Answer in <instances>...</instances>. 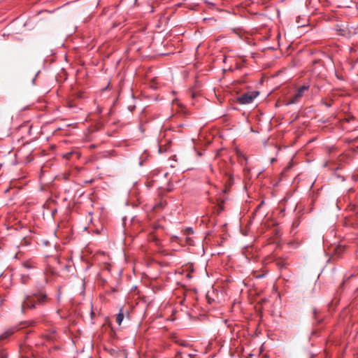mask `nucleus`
Returning a JSON list of instances; mask_svg holds the SVG:
<instances>
[{
    "label": "nucleus",
    "instance_id": "nucleus-1",
    "mask_svg": "<svg viewBox=\"0 0 358 358\" xmlns=\"http://www.w3.org/2000/svg\"><path fill=\"white\" fill-rule=\"evenodd\" d=\"M47 301V295L43 292H35L25 295L22 303V312L27 309H35Z\"/></svg>",
    "mask_w": 358,
    "mask_h": 358
},
{
    "label": "nucleus",
    "instance_id": "nucleus-2",
    "mask_svg": "<svg viewBox=\"0 0 358 358\" xmlns=\"http://www.w3.org/2000/svg\"><path fill=\"white\" fill-rule=\"evenodd\" d=\"M259 95V92L253 91L252 92L245 93L237 97V101L242 105L251 103Z\"/></svg>",
    "mask_w": 358,
    "mask_h": 358
},
{
    "label": "nucleus",
    "instance_id": "nucleus-3",
    "mask_svg": "<svg viewBox=\"0 0 358 358\" xmlns=\"http://www.w3.org/2000/svg\"><path fill=\"white\" fill-rule=\"evenodd\" d=\"M309 85H303L301 87H299L297 92L290 99L287 100V105L294 104L298 102L300 98H301L306 92L309 90Z\"/></svg>",
    "mask_w": 358,
    "mask_h": 358
},
{
    "label": "nucleus",
    "instance_id": "nucleus-4",
    "mask_svg": "<svg viewBox=\"0 0 358 358\" xmlns=\"http://www.w3.org/2000/svg\"><path fill=\"white\" fill-rule=\"evenodd\" d=\"M345 252V247L343 245H337L334 248L331 253V259L335 260L339 259Z\"/></svg>",
    "mask_w": 358,
    "mask_h": 358
},
{
    "label": "nucleus",
    "instance_id": "nucleus-5",
    "mask_svg": "<svg viewBox=\"0 0 358 358\" xmlns=\"http://www.w3.org/2000/svg\"><path fill=\"white\" fill-rule=\"evenodd\" d=\"M12 334H13V331L11 330H8V331L3 332L0 336V341L4 340V339L8 338ZM7 357H8L7 354L3 351V349L0 345V358H7Z\"/></svg>",
    "mask_w": 358,
    "mask_h": 358
},
{
    "label": "nucleus",
    "instance_id": "nucleus-6",
    "mask_svg": "<svg viewBox=\"0 0 358 358\" xmlns=\"http://www.w3.org/2000/svg\"><path fill=\"white\" fill-rule=\"evenodd\" d=\"M317 64H319V65H320V67H321V69H321V71H319V73H318V75H317V76H318L320 78H323L326 77V71H327L326 69H325L324 66H322V65H321V64H320V62H317L315 59V74L316 73V69H317L316 65H317Z\"/></svg>",
    "mask_w": 358,
    "mask_h": 358
},
{
    "label": "nucleus",
    "instance_id": "nucleus-7",
    "mask_svg": "<svg viewBox=\"0 0 358 358\" xmlns=\"http://www.w3.org/2000/svg\"><path fill=\"white\" fill-rule=\"evenodd\" d=\"M124 320V314L120 311L116 317V322L120 325Z\"/></svg>",
    "mask_w": 358,
    "mask_h": 358
},
{
    "label": "nucleus",
    "instance_id": "nucleus-8",
    "mask_svg": "<svg viewBox=\"0 0 358 358\" xmlns=\"http://www.w3.org/2000/svg\"><path fill=\"white\" fill-rule=\"evenodd\" d=\"M264 201H262L261 203L257 206L256 209L255 210V211L252 214V218H254L256 216L257 212L262 208V206L264 205Z\"/></svg>",
    "mask_w": 358,
    "mask_h": 358
},
{
    "label": "nucleus",
    "instance_id": "nucleus-9",
    "mask_svg": "<svg viewBox=\"0 0 358 358\" xmlns=\"http://www.w3.org/2000/svg\"><path fill=\"white\" fill-rule=\"evenodd\" d=\"M321 103L323 104L324 106H325L326 107H330L332 104V101L331 100H327V99H322L321 100Z\"/></svg>",
    "mask_w": 358,
    "mask_h": 358
},
{
    "label": "nucleus",
    "instance_id": "nucleus-10",
    "mask_svg": "<svg viewBox=\"0 0 358 358\" xmlns=\"http://www.w3.org/2000/svg\"><path fill=\"white\" fill-rule=\"evenodd\" d=\"M21 282L22 284H26L27 283V279L25 278L24 275H22V278H21Z\"/></svg>",
    "mask_w": 358,
    "mask_h": 358
},
{
    "label": "nucleus",
    "instance_id": "nucleus-11",
    "mask_svg": "<svg viewBox=\"0 0 358 358\" xmlns=\"http://www.w3.org/2000/svg\"><path fill=\"white\" fill-rule=\"evenodd\" d=\"M57 208L52 209V212H51L52 215L54 216L57 213Z\"/></svg>",
    "mask_w": 358,
    "mask_h": 358
},
{
    "label": "nucleus",
    "instance_id": "nucleus-12",
    "mask_svg": "<svg viewBox=\"0 0 358 358\" xmlns=\"http://www.w3.org/2000/svg\"><path fill=\"white\" fill-rule=\"evenodd\" d=\"M265 276V274H260L256 276L257 278H262Z\"/></svg>",
    "mask_w": 358,
    "mask_h": 358
},
{
    "label": "nucleus",
    "instance_id": "nucleus-13",
    "mask_svg": "<svg viewBox=\"0 0 358 358\" xmlns=\"http://www.w3.org/2000/svg\"><path fill=\"white\" fill-rule=\"evenodd\" d=\"M176 358H182L181 356H180V352H178L177 353Z\"/></svg>",
    "mask_w": 358,
    "mask_h": 358
},
{
    "label": "nucleus",
    "instance_id": "nucleus-14",
    "mask_svg": "<svg viewBox=\"0 0 358 358\" xmlns=\"http://www.w3.org/2000/svg\"><path fill=\"white\" fill-rule=\"evenodd\" d=\"M24 266L26 268H31V266H29L27 264H24Z\"/></svg>",
    "mask_w": 358,
    "mask_h": 358
},
{
    "label": "nucleus",
    "instance_id": "nucleus-15",
    "mask_svg": "<svg viewBox=\"0 0 358 358\" xmlns=\"http://www.w3.org/2000/svg\"><path fill=\"white\" fill-rule=\"evenodd\" d=\"M36 76H37V74L36 75L35 78H33V80H32V83H33V84H34V83H35V80H36Z\"/></svg>",
    "mask_w": 358,
    "mask_h": 358
},
{
    "label": "nucleus",
    "instance_id": "nucleus-16",
    "mask_svg": "<svg viewBox=\"0 0 358 358\" xmlns=\"http://www.w3.org/2000/svg\"><path fill=\"white\" fill-rule=\"evenodd\" d=\"M275 160V158H272V159H271V163H273Z\"/></svg>",
    "mask_w": 358,
    "mask_h": 358
},
{
    "label": "nucleus",
    "instance_id": "nucleus-17",
    "mask_svg": "<svg viewBox=\"0 0 358 358\" xmlns=\"http://www.w3.org/2000/svg\"><path fill=\"white\" fill-rule=\"evenodd\" d=\"M189 232L193 233V230L192 229H188Z\"/></svg>",
    "mask_w": 358,
    "mask_h": 358
},
{
    "label": "nucleus",
    "instance_id": "nucleus-18",
    "mask_svg": "<svg viewBox=\"0 0 358 358\" xmlns=\"http://www.w3.org/2000/svg\"><path fill=\"white\" fill-rule=\"evenodd\" d=\"M278 266H280V267H282V266H284V264H278Z\"/></svg>",
    "mask_w": 358,
    "mask_h": 358
},
{
    "label": "nucleus",
    "instance_id": "nucleus-19",
    "mask_svg": "<svg viewBox=\"0 0 358 358\" xmlns=\"http://www.w3.org/2000/svg\"><path fill=\"white\" fill-rule=\"evenodd\" d=\"M310 358H313V353H310Z\"/></svg>",
    "mask_w": 358,
    "mask_h": 358
},
{
    "label": "nucleus",
    "instance_id": "nucleus-20",
    "mask_svg": "<svg viewBox=\"0 0 358 358\" xmlns=\"http://www.w3.org/2000/svg\"><path fill=\"white\" fill-rule=\"evenodd\" d=\"M313 187V182L310 185V189H312Z\"/></svg>",
    "mask_w": 358,
    "mask_h": 358
},
{
    "label": "nucleus",
    "instance_id": "nucleus-21",
    "mask_svg": "<svg viewBox=\"0 0 358 358\" xmlns=\"http://www.w3.org/2000/svg\"><path fill=\"white\" fill-rule=\"evenodd\" d=\"M313 335V330L310 332V336Z\"/></svg>",
    "mask_w": 358,
    "mask_h": 358
},
{
    "label": "nucleus",
    "instance_id": "nucleus-22",
    "mask_svg": "<svg viewBox=\"0 0 358 358\" xmlns=\"http://www.w3.org/2000/svg\"><path fill=\"white\" fill-rule=\"evenodd\" d=\"M142 164H143V162H140V165L142 166Z\"/></svg>",
    "mask_w": 358,
    "mask_h": 358
},
{
    "label": "nucleus",
    "instance_id": "nucleus-23",
    "mask_svg": "<svg viewBox=\"0 0 358 358\" xmlns=\"http://www.w3.org/2000/svg\"><path fill=\"white\" fill-rule=\"evenodd\" d=\"M127 358V357H126ZM137 358H139V357H137Z\"/></svg>",
    "mask_w": 358,
    "mask_h": 358
}]
</instances>
